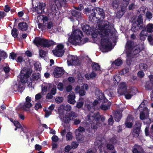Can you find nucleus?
<instances>
[{
  "mask_svg": "<svg viewBox=\"0 0 153 153\" xmlns=\"http://www.w3.org/2000/svg\"><path fill=\"white\" fill-rule=\"evenodd\" d=\"M137 91V88L135 87H131L127 91H126L124 95L125 98L126 99H130L132 96L135 95Z\"/></svg>",
  "mask_w": 153,
  "mask_h": 153,
  "instance_id": "nucleus-8",
  "label": "nucleus"
},
{
  "mask_svg": "<svg viewBox=\"0 0 153 153\" xmlns=\"http://www.w3.org/2000/svg\"><path fill=\"white\" fill-rule=\"evenodd\" d=\"M145 87L146 90H151L153 89V82L150 81H147L146 83Z\"/></svg>",
  "mask_w": 153,
  "mask_h": 153,
  "instance_id": "nucleus-33",
  "label": "nucleus"
},
{
  "mask_svg": "<svg viewBox=\"0 0 153 153\" xmlns=\"http://www.w3.org/2000/svg\"><path fill=\"white\" fill-rule=\"evenodd\" d=\"M100 115L99 113H96L95 114H89L87 116V120L91 124H97L99 126L100 124Z\"/></svg>",
  "mask_w": 153,
  "mask_h": 153,
  "instance_id": "nucleus-2",
  "label": "nucleus"
},
{
  "mask_svg": "<svg viewBox=\"0 0 153 153\" xmlns=\"http://www.w3.org/2000/svg\"><path fill=\"white\" fill-rule=\"evenodd\" d=\"M111 105V102L108 101V100L106 102L102 101L100 106V108L104 111L110 109Z\"/></svg>",
  "mask_w": 153,
  "mask_h": 153,
  "instance_id": "nucleus-23",
  "label": "nucleus"
},
{
  "mask_svg": "<svg viewBox=\"0 0 153 153\" xmlns=\"http://www.w3.org/2000/svg\"><path fill=\"white\" fill-rule=\"evenodd\" d=\"M112 44L110 42V44H105L104 43H101V50L102 52L108 51L111 49Z\"/></svg>",
  "mask_w": 153,
  "mask_h": 153,
  "instance_id": "nucleus-22",
  "label": "nucleus"
},
{
  "mask_svg": "<svg viewBox=\"0 0 153 153\" xmlns=\"http://www.w3.org/2000/svg\"><path fill=\"white\" fill-rule=\"evenodd\" d=\"M67 62L68 65H80V64L79 60L77 57L69 55L68 56Z\"/></svg>",
  "mask_w": 153,
  "mask_h": 153,
  "instance_id": "nucleus-6",
  "label": "nucleus"
},
{
  "mask_svg": "<svg viewBox=\"0 0 153 153\" xmlns=\"http://www.w3.org/2000/svg\"><path fill=\"white\" fill-rule=\"evenodd\" d=\"M58 50L59 49L55 48L54 50L52 51V52L55 56L58 57H61L64 54V51Z\"/></svg>",
  "mask_w": 153,
  "mask_h": 153,
  "instance_id": "nucleus-35",
  "label": "nucleus"
},
{
  "mask_svg": "<svg viewBox=\"0 0 153 153\" xmlns=\"http://www.w3.org/2000/svg\"><path fill=\"white\" fill-rule=\"evenodd\" d=\"M53 88L51 89L50 93L54 95L56 93V86L53 84H52Z\"/></svg>",
  "mask_w": 153,
  "mask_h": 153,
  "instance_id": "nucleus-53",
  "label": "nucleus"
},
{
  "mask_svg": "<svg viewBox=\"0 0 153 153\" xmlns=\"http://www.w3.org/2000/svg\"><path fill=\"white\" fill-rule=\"evenodd\" d=\"M39 53L40 56L42 58L45 57L47 53L46 51L42 50H39Z\"/></svg>",
  "mask_w": 153,
  "mask_h": 153,
  "instance_id": "nucleus-50",
  "label": "nucleus"
},
{
  "mask_svg": "<svg viewBox=\"0 0 153 153\" xmlns=\"http://www.w3.org/2000/svg\"><path fill=\"white\" fill-rule=\"evenodd\" d=\"M52 87V84L50 83H48L47 86H45L42 87V91L44 92H46L47 89L50 90V88Z\"/></svg>",
  "mask_w": 153,
  "mask_h": 153,
  "instance_id": "nucleus-41",
  "label": "nucleus"
},
{
  "mask_svg": "<svg viewBox=\"0 0 153 153\" xmlns=\"http://www.w3.org/2000/svg\"><path fill=\"white\" fill-rule=\"evenodd\" d=\"M136 23H134L132 26L131 30L133 32H136L138 30V28L140 30L145 29V25L143 24L139 25H136Z\"/></svg>",
  "mask_w": 153,
  "mask_h": 153,
  "instance_id": "nucleus-20",
  "label": "nucleus"
},
{
  "mask_svg": "<svg viewBox=\"0 0 153 153\" xmlns=\"http://www.w3.org/2000/svg\"><path fill=\"white\" fill-rule=\"evenodd\" d=\"M13 124L16 127H18V128H20L22 127V125L20 124V123L17 120H14Z\"/></svg>",
  "mask_w": 153,
  "mask_h": 153,
  "instance_id": "nucleus-61",
  "label": "nucleus"
},
{
  "mask_svg": "<svg viewBox=\"0 0 153 153\" xmlns=\"http://www.w3.org/2000/svg\"><path fill=\"white\" fill-rule=\"evenodd\" d=\"M45 6V4L43 3H39V6L36 7V11H37L39 13H42L44 11Z\"/></svg>",
  "mask_w": 153,
  "mask_h": 153,
  "instance_id": "nucleus-29",
  "label": "nucleus"
},
{
  "mask_svg": "<svg viewBox=\"0 0 153 153\" xmlns=\"http://www.w3.org/2000/svg\"><path fill=\"white\" fill-rule=\"evenodd\" d=\"M127 88L126 83L125 82L121 83L119 85V88L117 89V93L120 95H123L126 93Z\"/></svg>",
  "mask_w": 153,
  "mask_h": 153,
  "instance_id": "nucleus-12",
  "label": "nucleus"
},
{
  "mask_svg": "<svg viewBox=\"0 0 153 153\" xmlns=\"http://www.w3.org/2000/svg\"><path fill=\"white\" fill-rule=\"evenodd\" d=\"M109 42H110L109 38H102L101 40V43H106L107 44H108V43Z\"/></svg>",
  "mask_w": 153,
  "mask_h": 153,
  "instance_id": "nucleus-59",
  "label": "nucleus"
},
{
  "mask_svg": "<svg viewBox=\"0 0 153 153\" xmlns=\"http://www.w3.org/2000/svg\"><path fill=\"white\" fill-rule=\"evenodd\" d=\"M130 0H123L121 5V10L122 11L124 10V9H126V8L127 7Z\"/></svg>",
  "mask_w": 153,
  "mask_h": 153,
  "instance_id": "nucleus-38",
  "label": "nucleus"
},
{
  "mask_svg": "<svg viewBox=\"0 0 153 153\" xmlns=\"http://www.w3.org/2000/svg\"><path fill=\"white\" fill-rule=\"evenodd\" d=\"M135 45L134 42L131 40L128 41L126 44V48L128 50L131 51L136 46Z\"/></svg>",
  "mask_w": 153,
  "mask_h": 153,
  "instance_id": "nucleus-32",
  "label": "nucleus"
},
{
  "mask_svg": "<svg viewBox=\"0 0 153 153\" xmlns=\"http://www.w3.org/2000/svg\"><path fill=\"white\" fill-rule=\"evenodd\" d=\"M79 145L78 143L76 142H73L71 143V147L73 149L76 148L78 145Z\"/></svg>",
  "mask_w": 153,
  "mask_h": 153,
  "instance_id": "nucleus-63",
  "label": "nucleus"
},
{
  "mask_svg": "<svg viewBox=\"0 0 153 153\" xmlns=\"http://www.w3.org/2000/svg\"><path fill=\"white\" fill-rule=\"evenodd\" d=\"M141 128L140 126H137L134 127L132 129V134L133 137H138L139 135Z\"/></svg>",
  "mask_w": 153,
  "mask_h": 153,
  "instance_id": "nucleus-25",
  "label": "nucleus"
},
{
  "mask_svg": "<svg viewBox=\"0 0 153 153\" xmlns=\"http://www.w3.org/2000/svg\"><path fill=\"white\" fill-rule=\"evenodd\" d=\"M143 149L140 145L135 144L132 150L133 153H142L143 152Z\"/></svg>",
  "mask_w": 153,
  "mask_h": 153,
  "instance_id": "nucleus-17",
  "label": "nucleus"
},
{
  "mask_svg": "<svg viewBox=\"0 0 153 153\" xmlns=\"http://www.w3.org/2000/svg\"><path fill=\"white\" fill-rule=\"evenodd\" d=\"M122 116V113L116 111L114 112V120L116 121L119 122L120 121Z\"/></svg>",
  "mask_w": 153,
  "mask_h": 153,
  "instance_id": "nucleus-30",
  "label": "nucleus"
},
{
  "mask_svg": "<svg viewBox=\"0 0 153 153\" xmlns=\"http://www.w3.org/2000/svg\"><path fill=\"white\" fill-rule=\"evenodd\" d=\"M136 45V46L134 47L133 49L131 51V52H133V53H131L132 56H134L138 54L141 50V49L137 46V45Z\"/></svg>",
  "mask_w": 153,
  "mask_h": 153,
  "instance_id": "nucleus-39",
  "label": "nucleus"
},
{
  "mask_svg": "<svg viewBox=\"0 0 153 153\" xmlns=\"http://www.w3.org/2000/svg\"><path fill=\"white\" fill-rule=\"evenodd\" d=\"M71 105L68 104L66 105H63L59 107L58 111L59 114V117L60 119H62L61 115H63L65 111H69L71 110Z\"/></svg>",
  "mask_w": 153,
  "mask_h": 153,
  "instance_id": "nucleus-9",
  "label": "nucleus"
},
{
  "mask_svg": "<svg viewBox=\"0 0 153 153\" xmlns=\"http://www.w3.org/2000/svg\"><path fill=\"white\" fill-rule=\"evenodd\" d=\"M11 89L13 91H14L15 92L18 91V92H19V90L18 89V86L16 84L12 86L11 87Z\"/></svg>",
  "mask_w": 153,
  "mask_h": 153,
  "instance_id": "nucleus-58",
  "label": "nucleus"
},
{
  "mask_svg": "<svg viewBox=\"0 0 153 153\" xmlns=\"http://www.w3.org/2000/svg\"><path fill=\"white\" fill-rule=\"evenodd\" d=\"M63 100V97H56L55 99V101L57 103H60L62 102Z\"/></svg>",
  "mask_w": 153,
  "mask_h": 153,
  "instance_id": "nucleus-56",
  "label": "nucleus"
},
{
  "mask_svg": "<svg viewBox=\"0 0 153 153\" xmlns=\"http://www.w3.org/2000/svg\"><path fill=\"white\" fill-rule=\"evenodd\" d=\"M146 30L147 32L150 33L153 30V24H149L146 26Z\"/></svg>",
  "mask_w": 153,
  "mask_h": 153,
  "instance_id": "nucleus-48",
  "label": "nucleus"
},
{
  "mask_svg": "<svg viewBox=\"0 0 153 153\" xmlns=\"http://www.w3.org/2000/svg\"><path fill=\"white\" fill-rule=\"evenodd\" d=\"M0 54V57L1 58L2 57L3 59H5L7 57V53L4 51H1Z\"/></svg>",
  "mask_w": 153,
  "mask_h": 153,
  "instance_id": "nucleus-54",
  "label": "nucleus"
},
{
  "mask_svg": "<svg viewBox=\"0 0 153 153\" xmlns=\"http://www.w3.org/2000/svg\"><path fill=\"white\" fill-rule=\"evenodd\" d=\"M72 134L71 132H68L67 133L66 136L67 140H70L72 139Z\"/></svg>",
  "mask_w": 153,
  "mask_h": 153,
  "instance_id": "nucleus-57",
  "label": "nucleus"
},
{
  "mask_svg": "<svg viewBox=\"0 0 153 153\" xmlns=\"http://www.w3.org/2000/svg\"><path fill=\"white\" fill-rule=\"evenodd\" d=\"M127 58L126 59V62L127 64L129 66L131 65L132 62V59L133 58V56L132 55L131 52H129L127 53Z\"/></svg>",
  "mask_w": 153,
  "mask_h": 153,
  "instance_id": "nucleus-34",
  "label": "nucleus"
},
{
  "mask_svg": "<svg viewBox=\"0 0 153 153\" xmlns=\"http://www.w3.org/2000/svg\"><path fill=\"white\" fill-rule=\"evenodd\" d=\"M51 12L53 15L55 16H58L59 14V12L58 11V8H54L53 7L51 8Z\"/></svg>",
  "mask_w": 153,
  "mask_h": 153,
  "instance_id": "nucleus-45",
  "label": "nucleus"
},
{
  "mask_svg": "<svg viewBox=\"0 0 153 153\" xmlns=\"http://www.w3.org/2000/svg\"><path fill=\"white\" fill-rule=\"evenodd\" d=\"M76 96L74 93L73 92H71L67 97V101L70 104L74 105L76 102L75 100Z\"/></svg>",
  "mask_w": 153,
  "mask_h": 153,
  "instance_id": "nucleus-15",
  "label": "nucleus"
},
{
  "mask_svg": "<svg viewBox=\"0 0 153 153\" xmlns=\"http://www.w3.org/2000/svg\"><path fill=\"white\" fill-rule=\"evenodd\" d=\"M109 141L111 143L115 144L117 143V140L116 138L114 137H113L109 140Z\"/></svg>",
  "mask_w": 153,
  "mask_h": 153,
  "instance_id": "nucleus-62",
  "label": "nucleus"
},
{
  "mask_svg": "<svg viewBox=\"0 0 153 153\" xmlns=\"http://www.w3.org/2000/svg\"><path fill=\"white\" fill-rule=\"evenodd\" d=\"M72 88V86L71 85H68L66 87V91L68 92H70V93L71 92Z\"/></svg>",
  "mask_w": 153,
  "mask_h": 153,
  "instance_id": "nucleus-64",
  "label": "nucleus"
},
{
  "mask_svg": "<svg viewBox=\"0 0 153 153\" xmlns=\"http://www.w3.org/2000/svg\"><path fill=\"white\" fill-rule=\"evenodd\" d=\"M88 86L87 84H85L81 87V89L79 91V93L80 96H83L85 94L86 92L85 90H88Z\"/></svg>",
  "mask_w": 153,
  "mask_h": 153,
  "instance_id": "nucleus-24",
  "label": "nucleus"
},
{
  "mask_svg": "<svg viewBox=\"0 0 153 153\" xmlns=\"http://www.w3.org/2000/svg\"><path fill=\"white\" fill-rule=\"evenodd\" d=\"M53 74L56 78L61 77L64 73V71L62 68L57 67L54 70Z\"/></svg>",
  "mask_w": 153,
  "mask_h": 153,
  "instance_id": "nucleus-14",
  "label": "nucleus"
},
{
  "mask_svg": "<svg viewBox=\"0 0 153 153\" xmlns=\"http://www.w3.org/2000/svg\"><path fill=\"white\" fill-rule=\"evenodd\" d=\"M140 68L143 71H146L148 68V66L146 63H142L140 65Z\"/></svg>",
  "mask_w": 153,
  "mask_h": 153,
  "instance_id": "nucleus-47",
  "label": "nucleus"
},
{
  "mask_svg": "<svg viewBox=\"0 0 153 153\" xmlns=\"http://www.w3.org/2000/svg\"><path fill=\"white\" fill-rule=\"evenodd\" d=\"M28 24L24 22L19 23L18 25V29L22 31H26L28 29Z\"/></svg>",
  "mask_w": 153,
  "mask_h": 153,
  "instance_id": "nucleus-18",
  "label": "nucleus"
},
{
  "mask_svg": "<svg viewBox=\"0 0 153 153\" xmlns=\"http://www.w3.org/2000/svg\"><path fill=\"white\" fill-rule=\"evenodd\" d=\"M96 13L97 21H102L105 18V14L104 10L102 8L97 7L94 9Z\"/></svg>",
  "mask_w": 153,
  "mask_h": 153,
  "instance_id": "nucleus-7",
  "label": "nucleus"
},
{
  "mask_svg": "<svg viewBox=\"0 0 153 153\" xmlns=\"http://www.w3.org/2000/svg\"><path fill=\"white\" fill-rule=\"evenodd\" d=\"M15 22L14 23V27L17 24V19H15ZM18 31V30L16 28H14L13 27V29L11 30V34L12 36L14 38H16L17 37L18 33H17Z\"/></svg>",
  "mask_w": 153,
  "mask_h": 153,
  "instance_id": "nucleus-27",
  "label": "nucleus"
},
{
  "mask_svg": "<svg viewBox=\"0 0 153 153\" xmlns=\"http://www.w3.org/2000/svg\"><path fill=\"white\" fill-rule=\"evenodd\" d=\"M149 110L147 109H145L143 111L140 112V118L142 120L146 119L149 117Z\"/></svg>",
  "mask_w": 153,
  "mask_h": 153,
  "instance_id": "nucleus-19",
  "label": "nucleus"
},
{
  "mask_svg": "<svg viewBox=\"0 0 153 153\" xmlns=\"http://www.w3.org/2000/svg\"><path fill=\"white\" fill-rule=\"evenodd\" d=\"M101 30L103 32L105 36H108L109 35L113 36L114 34V32L113 30L111 29L110 26L107 23L102 25Z\"/></svg>",
  "mask_w": 153,
  "mask_h": 153,
  "instance_id": "nucleus-5",
  "label": "nucleus"
},
{
  "mask_svg": "<svg viewBox=\"0 0 153 153\" xmlns=\"http://www.w3.org/2000/svg\"><path fill=\"white\" fill-rule=\"evenodd\" d=\"M26 82H22L21 81L18 83L17 86H18V89L19 92L22 93L24 90V84Z\"/></svg>",
  "mask_w": 153,
  "mask_h": 153,
  "instance_id": "nucleus-43",
  "label": "nucleus"
},
{
  "mask_svg": "<svg viewBox=\"0 0 153 153\" xmlns=\"http://www.w3.org/2000/svg\"><path fill=\"white\" fill-rule=\"evenodd\" d=\"M33 106V104L31 102H25L23 105H21V108L23 110H26V108L29 109Z\"/></svg>",
  "mask_w": 153,
  "mask_h": 153,
  "instance_id": "nucleus-36",
  "label": "nucleus"
},
{
  "mask_svg": "<svg viewBox=\"0 0 153 153\" xmlns=\"http://www.w3.org/2000/svg\"><path fill=\"white\" fill-rule=\"evenodd\" d=\"M119 0H113L111 4V6L114 9H117L119 5Z\"/></svg>",
  "mask_w": 153,
  "mask_h": 153,
  "instance_id": "nucleus-37",
  "label": "nucleus"
},
{
  "mask_svg": "<svg viewBox=\"0 0 153 153\" xmlns=\"http://www.w3.org/2000/svg\"><path fill=\"white\" fill-rule=\"evenodd\" d=\"M32 77L33 78V80L35 81L36 80H37L40 78L39 74H33L32 75Z\"/></svg>",
  "mask_w": 153,
  "mask_h": 153,
  "instance_id": "nucleus-55",
  "label": "nucleus"
},
{
  "mask_svg": "<svg viewBox=\"0 0 153 153\" xmlns=\"http://www.w3.org/2000/svg\"><path fill=\"white\" fill-rule=\"evenodd\" d=\"M45 41V39L41 38L39 37H36L35 38L33 42L37 46L40 45L44 47Z\"/></svg>",
  "mask_w": 153,
  "mask_h": 153,
  "instance_id": "nucleus-13",
  "label": "nucleus"
},
{
  "mask_svg": "<svg viewBox=\"0 0 153 153\" xmlns=\"http://www.w3.org/2000/svg\"><path fill=\"white\" fill-rule=\"evenodd\" d=\"M97 97L99 100H102L104 102L108 101V100L105 97L104 94L101 91H99V94L98 95Z\"/></svg>",
  "mask_w": 153,
  "mask_h": 153,
  "instance_id": "nucleus-31",
  "label": "nucleus"
},
{
  "mask_svg": "<svg viewBox=\"0 0 153 153\" xmlns=\"http://www.w3.org/2000/svg\"><path fill=\"white\" fill-rule=\"evenodd\" d=\"M58 89L60 91H62L64 89V85L62 83L59 82L57 85Z\"/></svg>",
  "mask_w": 153,
  "mask_h": 153,
  "instance_id": "nucleus-52",
  "label": "nucleus"
},
{
  "mask_svg": "<svg viewBox=\"0 0 153 153\" xmlns=\"http://www.w3.org/2000/svg\"><path fill=\"white\" fill-rule=\"evenodd\" d=\"M121 79L120 76L119 75H115L114 76L113 80L115 85L118 84Z\"/></svg>",
  "mask_w": 153,
  "mask_h": 153,
  "instance_id": "nucleus-46",
  "label": "nucleus"
},
{
  "mask_svg": "<svg viewBox=\"0 0 153 153\" xmlns=\"http://www.w3.org/2000/svg\"><path fill=\"white\" fill-rule=\"evenodd\" d=\"M123 64V61L121 59H116L112 63V65H115L117 66H120Z\"/></svg>",
  "mask_w": 153,
  "mask_h": 153,
  "instance_id": "nucleus-40",
  "label": "nucleus"
},
{
  "mask_svg": "<svg viewBox=\"0 0 153 153\" xmlns=\"http://www.w3.org/2000/svg\"><path fill=\"white\" fill-rule=\"evenodd\" d=\"M106 147L107 149L111 151L113 150L114 149V146L113 144L109 143L107 144Z\"/></svg>",
  "mask_w": 153,
  "mask_h": 153,
  "instance_id": "nucleus-51",
  "label": "nucleus"
},
{
  "mask_svg": "<svg viewBox=\"0 0 153 153\" xmlns=\"http://www.w3.org/2000/svg\"><path fill=\"white\" fill-rule=\"evenodd\" d=\"M129 71V68H126L122 70V71H121L120 73V74L121 75H123L124 74L128 72Z\"/></svg>",
  "mask_w": 153,
  "mask_h": 153,
  "instance_id": "nucleus-60",
  "label": "nucleus"
},
{
  "mask_svg": "<svg viewBox=\"0 0 153 153\" xmlns=\"http://www.w3.org/2000/svg\"><path fill=\"white\" fill-rule=\"evenodd\" d=\"M27 71L26 74L21 72L19 75V78L20 79L21 81L22 82H26V79L28 78L31 75L32 71L31 69H29L26 70L25 68H23L21 71Z\"/></svg>",
  "mask_w": 153,
  "mask_h": 153,
  "instance_id": "nucleus-4",
  "label": "nucleus"
},
{
  "mask_svg": "<svg viewBox=\"0 0 153 153\" xmlns=\"http://www.w3.org/2000/svg\"><path fill=\"white\" fill-rule=\"evenodd\" d=\"M94 9L90 10L89 12L90 14L88 17L89 20V21L93 23L97 21Z\"/></svg>",
  "mask_w": 153,
  "mask_h": 153,
  "instance_id": "nucleus-16",
  "label": "nucleus"
},
{
  "mask_svg": "<svg viewBox=\"0 0 153 153\" xmlns=\"http://www.w3.org/2000/svg\"><path fill=\"white\" fill-rule=\"evenodd\" d=\"M83 36V34L81 30L76 29L71 33L69 41L75 45H82L86 43L88 40L87 38L82 39V37Z\"/></svg>",
  "mask_w": 153,
  "mask_h": 153,
  "instance_id": "nucleus-1",
  "label": "nucleus"
},
{
  "mask_svg": "<svg viewBox=\"0 0 153 153\" xmlns=\"http://www.w3.org/2000/svg\"><path fill=\"white\" fill-rule=\"evenodd\" d=\"M82 30L85 32L87 35L92 34L93 33V30L90 26L88 25H84L82 27Z\"/></svg>",
  "mask_w": 153,
  "mask_h": 153,
  "instance_id": "nucleus-21",
  "label": "nucleus"
},
{
  "mask_svg": "<svg viewBox=\"0 0 153 153\" xmlns=\"http://www.w3.org/2000/svg\"><path fill=\"white\" fill-rule=\"evenodd\" d=\"M91 67L92 70L93 71H101L100 65L98 63L92 62Z\"/></svg>",
  "mask_w": 153,
  "mask_h": 153,
  "instance_id": "nucleus-26",
  "label": "nucleus"
},
{
  "mask_svg": "<svg viewBox=\"0 0 153 153\" xmlns=\"http://www.w3.org/2000/svg\"><path fill=\"white\" fill-rule=\"evenodd\" d=\"M146 16L147 19L150 20L152 18V14L151 12L147 11L146 14Z\"/></svg>",
  "mask_w": 153,
  "mask_h": 153,
  "instance_id": "nucleus-49",
  "label": "nucleus"
},
{
  "mask_svg": "<svg viewBox=\"0 0 153 153\" xmlns=\"http://www.w3.org/2000/svg\"><path fill=\"white\" fill-rule=\"evenodd\" d=\"M125 10L126 9H124V10L123 11H122L121 10V8L120 10H119L117 12L116 16L117 18L120 19L122 17L124 13L125 12Z\"/></svg>",
  "mask_w": 153,
  "mask_h": 153,
  "instance_id": "nucleus-44",
  "label": "nucleus"
},
{
  "mask_svg": "<svg viewBox=\"0 0 153 153\" xmlns=\"http://www.w3.org/2000/svg\"><path fill=\"white\" fill-rule=\"evenodd\" d=\"M71 16L69 18L71 21H73L74 19H80L81 18V13L80 11L73 10L71 11Z\"/></svg>",
  "mask_w": 153,
  "mask_h": 153,
  "instance_id": "nucleus-11",
  "label": "nucleus"
},
{
  "mask_svg": "<svg viewBox=\"0 0 153 153\" xmlns=\"http://www.w3.org/2000/svg\"><path fill=\"white\" fill-rule=\"evenodd\" d=\"M55 44L56 43L52 40L45 39L44 48H49L52 45H55Z\"/></svg>",
  "mask_w": 153,
  "mask_h": 153,
  "instance_id": "nucleus-28",
  "label": "nucleus"
},
{
  "mask_svg": "<svg viewBox=\"0 0 153 153\" xmlns=\"http://www.w3.org/2000/svg\"><path fill=\"white\" fill-rule=\"evenodd\" d=\"M99 126L97 124L92 123L91 124V127L88 128L86 130V133L88 136L90 137L97 130Z\"/></svg>",
  "mask_w": 153,
  "mask_h": 153,
  "instance_id": "nucleus-10",
  "label": "nucleus"
},
{
  "mask_svg": "<svg viewBox=\"0 0 153 153\" xmlns=\"http://www.w3.org/2000/svg\"><path fill=\"white\" fill-rule=\"evenodd\" d=\"M63 115H61L62 119H61L66 124H69L71 120H74V119L76 117V113L72 111L68 113H67L63 117Z\"/></svg>",
  "mask_w": 153,
  "mask_h": 153,
  "instance_id": "nucleus-3",
  "label": "nucleus"
},
{
  "mask_svg": "<svg viewBox=\"0 0 153 153\" xmlns=\"http://www.w3.org/2000/svg\"><path fill=\"white\" fill-rule=\"evenodd\" d=\"M135 23H136V25H138L143 23V16L141 15L138 16L136 22Z\"/></svg>",
  "mask_w": 153,
  "mask_h": 153,
  "instance_id": "nucleus-42",
  "label": "nucleus"
}]
</instances>
